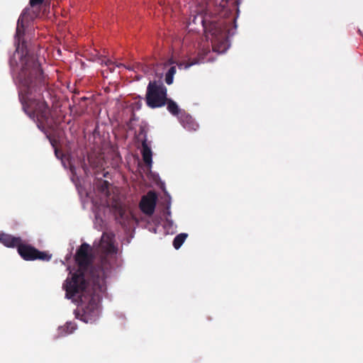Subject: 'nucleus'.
<instances>
[{
  "mask_svg": "<svg viewBox=\"0 0 363 363\" xmlns=\"http://www.w3.org/2000/svg\"><path fill=\"white\" fill-rule=\"evenodd\" d=\"M21 63L16 84L23 109L30 117L36 118L38 128L54 146L55 141L50 138L48 130L54 128V118L43 96V92L47 89L48 78L44 74L35 55L26 53L21 57Z\"/></svg>",
  "mask_w": 363,
  "mask_h": 363,
  "instance_id": "obj_1",
  "label": "nucleus"
},
{
  "mask_svg": "<svg viewBox=\"0 0 363 363\" xmlns=\"http://www.w3.org/2000/svg\"><path fill=\"white\" fill-rule=\"evenodd\" d=\"M240 0H206L203 13L191 14L189 24H201L206 37L211 35L213 49L216 52L225 51L228 46V38L234 35L236 18L234 10L239 11Z\"/></svg>",
  "mask_w": 363,
  "mask_h": 363,
  "instance_id": "obj_2",
  "label": "nucleus"
},
{
  "mask_svg": "<svg viewBox=\"0 0 363 363\" xmlns=\"http://www.w3.org/2000/svg\"><path fill=\"white\" fill-rule=\"evenodd\" d=\"M104 273L102 272L99 277H92V286L86 283L84 289L70 298L78 296L81 304L77 308L76 317L84 323L94 322L99 314V303L100 294L105 290V279H103Z\"/></svg>",
  "mask_w": 363,
  "mask_h": 363,
  "instance_id": "obj_3",
  "label": "nucleus"
},
{
  "mask_svg": "<svg viewBox=\"0 0 363 363\" xmlns=\"http://www.w3.org/2000/svg\"><path fill=\"white\" fill-rule=\"evenodd\" d=\"M91 247L89 244L82 243L77 250L74 259L79 269L72 274L63 284V289L66 292V297L71 298L84 289L86 283L84 272L91 265L92 255Z\"/></svg>",
  "mask_w": 363,
  "mask_h": 363,
  "instance_id": "obj_4",
  "label": "nucleus"
},
{
  "mask_svg": "<svg viewBox=\"0 0 363 363\" xmlns=\"http://www.w3.org/2000/svg\"><path fill=\"white\" fill-rule=\"evenodd\" d=\"M99 248L103 254L101 258L100 264L91 271L92 277H99L103 272L104 275L103 279H106L107 273L111 268L109 257L115 256L117 249L113 245V235L108 233H103L99 244Z\"/></svg>",
  "mask_w": 363,
  "mask_h": 363,
  "instance_id": "obj_5",
  "label": "nucleus"
},
{
  "mask_svg": "<svg viewBox=\"0 0 363 363\" xmlns=\"http://www.w3.org/2000/svg\"><path fill=\"white\" fill-rule=\"evenodd\" d=\"M167 89L160 81H150L146 91V104L151 108H160L167 103Z\"/></svg>",
  "mask_w": 363,
  "mask_h": 363,
  "instance_id": "obj_6",
  "label": "nucleus"
},
{
  "mask_svg": "<svg viewBox=\"0 0 363 363\" xmlns=\"http://www.w3.org/2000/svg\"><path fill=\"white\" fill-rule=\"evenodd\" d=\"M17 250L20 256L26 261L36 259L50 261L52 257V255L48 252L40 251L30 245L23 244V241L21 242Z\"/></svg>",
  "mask_w": 363,
  "mask_h": 363,
  "instance_id": "obj_7",
  "label": "nucleus"
},
{
  "mask_svg": "<svg viewBox=\"0 0 363 363\" xmlns=\"http://www.w3.org/2000/svg\"><path fill=\"white\" fill-rule=\"evenodd\" d=\"M157 199V194L155 191H148L140 200L139 206L141 211L147 216L152 215L155 212Z\"/></svg>",
  "mask_w": 363,
  "mask_h": 363,
  "instance_id": "obj_8",
  "label": "nucleus"
},
{
  "mask_svg": "<svg viewBox=\"0 0 363 363\" xmlns=\"http://www.w3.org/2000/svg\"><path fill=\"white\" fill-rule=\"evenodd\" d=\"M111 207L116 220L121 225H124L128 218L125 206L121 202L114 201Z\"/></svg>",
  "mask_w": 363,
  "mask_h": 363,
  "instance_id": "obj_9",
  "label": "nucleus"
},
{
  "mask_svg": "<svg viewBox=\"0 0 363 363\" xmlns=\"http://www.w3.org/2000/svg\"><path fill=\"white\" fill-rule=\"evenodd\" d=\"M22 242L20 237H15L12 235L6 234L4 233H0V242L8 247H17Z\"/></svg>",
  "mask_w": 363,
  "mask_h": 363,
  "instance_id": "obj_10",
  "label": "nucleus"
},
{
  "mask_svg": "<svg viewBox=\"0 0 363 363\" xmlns=\"http://www.w3.org/2000/svg\"><path fill=\"white\" fill-rule=\"evenodd\" d=\"M142 144V149H141V154L143 157V160L145 162V164L149 167H151L152 164V152L150 148V145L149 143L145 142V139L144 140L143 143Z\"/></svg>",
  "mask_w": 363,
  "mask_h": 363,
  "instance_id": "obj_11",
  "label": "nucleus"
},
{
  "mask_svg": "<svg viewBox=\"0 0 363 363\" xmlns=\"http://www.w3.org/2000/svg\"><path fill=\"white\" fill-rule=\"evenodd\" d=\"M27 11L24 10L21 16H19L17 21V27L16 32V38L18 39V43H19L21 38L24 35V21L27 18Z\"/></svg>",
  "mask_w": 363,
  "mask_h": 363,
  "instance_id": "obj_12",
  "label": "nucleus"
},
{
  "mask_svg": "<svg viewBox=\"0 0 363 363\" xmlns=\"http://www.w3.org/2000/svg\"><path fill=\"white\" fill-rule=\"evenodd\" d=\"M165 105H167V108L170 113H172L174 116L179 115L180 109L175 101H174L171 99L167 98V103Z\"/></svg>",
  "mask_w": 363,
  "mask_h": 363,
  "instance_id": "obj_13",
  "label": "nucleus"
},
{
  "mask_svg": "<svg viewBox=\"0 0 363 363\" xmlns=\"http://www.w3.org/2000/svg\"><path fill=\"white\" fill-rule=\"evenodd\" d=\"M188 235L186 233H180L177 235L173 240V246L176 250H178L184 242Z\"/></svg>",
  "mask_w": 363,
  "mask_h": 363,
  "instance_id": "obj_14",
  "label": "nucleus"
},
{
  "mask_svg": "<svg viewBox=\"0 0 363 363\" xmlns=\"http://www.w3.org/2000/svg\"><path fill=\"white\" fill-rule=\"evenodd\" d=\"M147 133V128L145 125H140V128H139L138 133L137 134V138L139 141L141 142V143H143L145 139V142L148 143Z\"/></svg>",
  "mask_w": 363,
  "mask_h": 363,
  "instance_id": "obj_15",
  "label": "nucleus"
},
{
  "mask_svg": "<svg viewBox=\"0 0 363 363\" xmlns=\"http://www.w3.org/2000/svg\"><path fill=\"white\" fill-rule=\"evenodd\" d=\"M109 182L106 180H100L99 182V184H97L98 189L103 194H104L106 196H108L109 191Z\"/></svg>",
  "mask_w": 363,
  "mask_h": 363,
  "instance_id": "obj_16",
  "label": "nucleus"
},
{
  "mask_svg": "<svg viewBox=\"0 0 363 363\" xmlns=\"http://www.w3.org/2000/svg\"><path fill=\"white\" fill-rule=\"evenodd\" d=\"M176 73V67L172 66L165 75V82L167 84H172L173 83L174 75Z\"/></svg>",
  "mask_w": 363,
  "mask_h": 363,
  "instance_id": "obj_17",
  "label": "nucleus"
},
{
  "mask_svg": "<svg viewBox=\"0 0 363 363\" xmlns=\"http://www.w3.org/2000/svg\"><path fill=\"white\" fill-rule=\"evenodd\" d=\"M160 6L162 7V9L164 11V12L166 13H167L169 12V11H174V8H173V6L172 5L171 2L169 1H168L167 2V4H166V2L165 1H163V2H160Z\"/></svg>",
  "mask_w": 363,
  "mask_h": 363,
  "instance_id": "obj_18",
  "label": "nucleus"
},
{
  "mask_svg": "<svg viewBox=\"0 0 363 363\" xmlns=\"http://www.w3.org/2000/svg\"><path fill=\"white\" fill-rule=\"evenodd\" d=\"M196 62H191V63L189 62H180L178 66L180 69H188L191 66L195 65Z\"/></svg>",
  "mask_w": 363,
  "mask_h": 363,
  "instance_id": "obj_19",
  "label": "nucleus"
},
{
  "mask_svg": "<svg viewBox=\"0 0 363 363\" xmlns=\"http://www.w3.org/2000/svg\"><path fill=\"white\" fill-rule=\"evenodd\" d=\"M141 67V70L145 73L147 74L150 72V70L152 69V67H150V66H153V64H151L150 66L147 65H140Z\"/></svg>",
  "mask_w": 363,
  "mask_h": 363,
  "instance_id": "obj_20",
  "label": "nucleus"
},
{
  "mask_svg": "<svg viewBox=\"0 0 363 363\" xmlns=\"http://www.w3.org/2000/svg\"><path fill=\"white\" fill-rule=\"evenodd\" d=\"M43 1L44 0H30L29 4L32 7H33L43 4Z\"/></svg>",
  "mask_w": 363,
  "mask_h": 363,
  "instance_id": "obj_21",
  "label": "nucleus"
},
{
  "mask_svg": "<svg viewBox=\"0 0 363 363\" xmlns=\"http://www.w3.org/2000/svg\"><path fill=\"white\" fill-rule=\"evenodd\" d=\"M9 64H10L11 67H12V68L17 65V62H16V60L15 59V54L9 60Z\"/></svg>",
  "mask_w": 363,
  "mask_h": 363,
  "instance_id": "obj_22",
  "label": "nucleus"
},
{
  "mask_svg": "<svg viewBox=\"0 0 363 363\" xmlns=\"http://www.w3.org/2000/svg\"><path fill=\"white\" fill-rule=\"evenodd\" d=\"M105 65L107 66H110L111 65H113L114 63L112 62L110 60H107L106 62H104Z\"/></svg>",
  "mask_w": 363,
  "mask_h": 363,
  "instance_id": "obj_23",
  "label": "nucleus"
},
{
  "mask_svg": "<svg viewBox=\"0 0 363 363\" xmlns=\"http://www.w3.org/2000/svg\"><path fill=\"white\" fill-rule=\"evenodd\" d=\"M184 125V127H185V128H191L192 129H194V130L196 129V128L194 127V126L195 125L194 124H192V126H191V127H190V126L187 127V126H186V125Z\"/></svg>",
  "mask_w": 363,
  "mask_h": 363,
  "instance_id": "obj_24",
  "label": "nucleus"
},
{
  "mask_svg": "<svg viewBox=\"0 0 363 363\" xmlns=\"http://www.w3.org/2000/svg\"><path fill=\"white\" fill-rule=\"evenodd\" d=\"M116 66H117V67H124V65H123V64L120 63V64H117V65H116Z\"/></svg>",
  "mask_w": 363,
  "mask_h": 363,
  "instance_id": "obj_25",
  "label": "nucleus"
}]
</instances>
